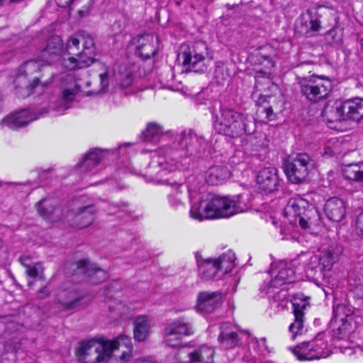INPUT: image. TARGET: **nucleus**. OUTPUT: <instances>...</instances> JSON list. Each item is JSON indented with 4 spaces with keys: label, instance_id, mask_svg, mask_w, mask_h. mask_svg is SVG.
Listing matches in <instances>:
<instances>
[{
    "label": "nucleus",
    "instance_id": "f257e3e1",
    "mask_svg": "<svg viewBox=\"0 0 363 363\" xmlns=\"http://www.w3.org/2000/svg\"><path fill=\"white\" fill-rule=\"evenodd\" d=\"M130 339L120 336L117 340H89L80 342L76 354L83 363H125L131 357Z\"/></svg>",
    "mask_w": 363,
    "mask_h": 363
},
{
    "label": "nucleus",
    "instance_id": "f03ea898",
    "mask_svg": "<svg viewBox=\"0 0 363 363\" xmlns=\"http://www.w3.org/2000/svg\"><path fill=\"white\" fill-rule=\"evenodd\" d=\"M246 208L247 203L242 200V195L212 196L194 203L190 209V216L198 220L229 217L245 211Z\"/></svg>",
    "mask_w": 363,
    "mask_h": 363
},
{
    "label": "nucleus",
    "instance_id": "7ed1b4c3",
    "mask_svg": "<svg viewBox=\"0 0 363 363\" xmlns=\"http://www.w3.org/2000/svg\"><path fill=\"white\" fill-rule=\"evenodd\" d=\"M46 65L38 56L35 60H30L24 62L18 69V72L13 80L16 94L18 97L24 98L29 96L33 90L38 85L46 86L50 84L55 77V74L50 72L48 76L43 73L40 77L34 78L32 82H29L28 78L32 77L38 72H42Z\"/></svg>",
    "mask_w": 363,
    "mask_h": 363
},
{
    "label": "nucleus",
    "instance_id": "20e7f679",
    "mask_svg": "<svg viewBox=\"0 0 363 363\" xmlns=\"http://www.w3.org/2000/svg\"><path fill=\"white\" fill-rule=\"evenodd\" d=\"M213 126L218 133L230 138L255 131V123L251 118L226 107H221L218 113L213 114Z\"/></svg>",
    "mask_w": 363,
    "mask_h": 363
},
{
    "label": "nucleus",
    "instance_id": "39448f33",
    "mask_svg": "<svg viewBox=\"0 0 363 363\" xmlns=\"http://www.w3.org/2000/svg\"><path fill=\"white\" fill-rule=\"evenodd\" d=\"M298 84L301 93L311 103L325 100L332 90L331 82L320 76L300 78Z\"/></svg>",
    "mask_w": 363,
    "mask_h": 363
},
{
    "label": "nucleus",
    "instance_id": "423d86ee",
    "mask_svg": "<svg viewBox=\"0 0 363 363\" xmlns=\"http://www.w3.org/2000/svg\"><path fill=\"white\" fill-rule=\"evenodd\" d=\"M79 38L83 50L78 52L76 57H69L62 60L61 65L65 69L72 71L85 69L96 61L93 56L95 52L94 38L89 34L79 35Z\"/></svg>",
    "mask_w": 363,
    "mask_h": 363
},
{
    "label": "nucleus",
    "instance_id": "0eeeda50",
    "mask_svg": "<svg viewBox=\"0 0 363 363\" xmlns=\"http://www.w3.org/2000/svg\"><path fill=\"white\" fill-rule=\"evenodd\" d=\"M311 159L308 155L298 153L291 155L284 162V172L293 184L304 182L309 174Z\"/></svg>",
    "mask_w": 363,
    "mask_h": 363
},
{
    "label": "nucleus",
    "instance_id": "6e6552de",
    "mask_svg": "<svg viewBox=\"0 0 363 363\" xmlns=\"http://www.w3.org/2000/svg\"><path fill=\"white\" fill-rule=\"evenodd\" d=\"M235 256L229 252L220 255L218 259H206L199 267L203 279H219L230 272L234 267Z\"/></svg>",
    "mask_w": 363,
    "mask_h": 363
},
{
    "label": "nucleus",
    "instance_id": "1a4fd4ad",
    "mask_svg": "<svg viewBox=\"0 0 363 363\" xmlns=\"http://www.w3.org/2000/svg\"><path fill=\"white\" fill-rule=\"evenodd\" d=\"M183 65L188 69L194 72L204 71L206 68V60L208 56V47L206 43L198 41L191 45L183 47L182 52Z\"/></svg>",
    "mask_w": 363,
    "mask_h": 363
},
{
    "label": "nucleus",
    "instance_id": "9d476101",
    "mask_svg": "<svg viewBox=\"0 0 363 363\" xmlns=\"http://www.w3.org/2000/svg\"><path fill=\"white\" fill-rule=\"evenodd\" d=\"M69 269L73 272L74 275L82 276L93 284H99L108 277L104 270L91 266L88 259H81L71 263Z\"/></svg>",
    "mask_w": 363,
    "mask_h": 363
},
{
    "label": "nucleus",
    "instance_id": "9b49d317",
    "mask_svg": "<svg viewBox=\"0 0 363 363\" xmlns=\"http://www.w3.org/2000/svg\"><path fill=\"white\" fill-rule=\"evenodd\" d=\"M215 354L214 350L206 345L194 350L182 348L178 352V358L182 363H212Z\"/></svg>",
    "mask_w": 363,
    "mask_h": 363
},
{
    "label": "nucleus",
    "instance_id": "f8f14e48",
    "mask_svg": "<svg viewBox=\"0 0 363 363\" xmlns=\"http://www.w3.org/2000/svg\"><path fill=\"white\" fill-rule=\"evenodd\" d=\"M193 333L192 326L182 320H176L167 325L164 330V338L169 347H176L184 336Z\"/></svg>",
    "mask_w": 363,
    "mask_h": 363
},
{
    "label": "nucleus",
    "instance_id": "ddd939ff",
    "mask_svg": "<svg viewBox=\"0 0 363 363\" xmlns=\"http://www.w3.org/2000/svg\"><path fill=\"white\" fill-rule=\"evenodd\" d=\"M82 298L83 296L79 294L78 286L70 281L63 283L57 294V302L66 309L76 307Z\"/></svg>",
    "mask_w": 363,
    "mask_h": 363
},
{
    "label": "nucleus",
    "instance_id": "4468645a",
    "mask_svg": "<svg viewBox=\"0 0 363 363\" xmlns=\"http://www.w3.org/2000/svg\"><path fill=\"white\" fill-rule=\"evenodd\" d=\"M63 50L62 38L59 35H53L48 40L47 45L40 51L39 57L46 65H50L60 59Z\"/></svg>",
    "mask_w": 363,
    "mask_h": 363
},
{
    "label": "nucleus",
    "instance_id": "2eb2a0df",
    "mask_svg": "<svg viewBox=\"0 0 363 363\" xmlns=\"http://www.w3.org/2000/svg\"><path fill=\"white\" fill-rule=\"evenodd\" d=\"M157 37L153 34H144L133 40L135 45L136 54L143 59H149L154 56L157 50Z\"/></svg>",
    "mask_w": 363,
    "mask_h": 363
},
{
    "label": "nucleus",
    "instance_id": "dca6fc26",
    "mask_svg": "<svg viewBox=\"0 0 363 363\" xmlns=\"http://www.w3.org/2000/svg\"><path fill=\"white\" fill-rule=\"evenodd\" d=\"M96 208L92 205L80 207L70 212L72 225L74 228L82 229L89 226L94 220Z\"/></svg>",
    "mask_w": 363,
    "mask_h": 363
},
{
    "label": "nucleus",
    "instance_id": "f3484780",
    "mask_svg": "<svg viewBox=\"0 0 363 363\" xmlns=\"http://www.w3.org/2000/svg\"><path fill=\"white\" fill-rule=\"evenodd\" d=\"M220 292L201 291L197 296L196 309L204 313H212L221 303Z\"/></svg>",
    "mask_w": 363,
    "mask_h": 363
},
{
    "label": "nucleus",
    "instance_id": "a211bd4d",
    "mask_svg": "<svg viewBox=\"0 0 363 363\" xmlns=\"http://www.w3.org/2000/svg\"><path fill=\"white\" fill-rule=\"evenodd\" d=\"M259 188L265 192H272L277 189L279 183L277 170L274 167L261 169L257 176Z\"/></svg>",
    "mask_w": 363,
    "mask_h": 363
},
{
    "label": "nucleus",
    "instance_id": "6ab92c4d",
    "mask_svg": "<svg viewBox=\"0 0 363 363\" xmlns=\"http://www.w3.org/2000/svg\"><path fill=\"white\" fill-rule=\"evenodd\" d=\"M363 118V99H348L342 102V121L359 122Z\"/></svg>",
    "mask_w": 363,
    "mask_h": 363
},
{
    "label": "nucleus",
    "instance_id": "aec40b11",
    "mask_svg": "<svg viewBox=\"0 0 363 363\" xmlns=\"http://www.w3.org/2000/svg\"><path fill=\"white\" fill-rule=\"evenodd\" d=\"M292 305L294 320L290 324L289 330L292 335V338L295 339L303 328L304 310L308 306V303L304 300L295 298Z\"/></svg>",
    "mask_w": 363,
    "mask_h": 363
},
{
    "label": "nucleus",
    "instance_id": "412c9836",
    "mask_svg": "<svg viewBox=\"0 0 363 363\" xmlns=\"http://www.w3.org/2000/svg\"><path fill=\"white\" fill-rule=\"evenodd\" d=\"M320 28V21L308 11L306 14L301 16L300 23L296 26V31L300 35L309 38L315 35Z\"/></svg>",
    "mask_w": 363,
    "mask_h": 363
},
{
    "label": "nucleus",
    "instance_id": "4be33fe9",
    "mask_svg": "<svg viewBox=\"0 0 363 363\" xmlns=\"http://www.w3.org/2000/svg\"><path fill=\"white\" fill-rule=\"evenodd\" d=\"M277 88L269 77H257L253 97L256 98L257 103L260 104L271 98L270 94Z\"/></svg>",
    "mask_w": 363,
    "mask_h": 363
},
{
    "label": "nucleus",
    "instance_id": "5701e85b",
    "mask_svg": "<svg viewBox=\"0 0 363 363\" xmlns=\"http://www.w3.org/2000/svg\"><path fill=\"white\" fill-rule=\"evenodd\" d=\"M114 79L119 88L124 89L130 87L136 79L133 67L126 65H117L114 68Z\"/></svg>",
    "mask_w": 363,
    "mask_h": 363
},
{
    "label": "nucleus",
    "instance_id": "b1692460",
    "mask_svg": "<svg viewBox=\"0 0 363 363\" xmlns=\"http://www.w3.org/2000/svg\"><path fill=\"white\" fill-rule=\"evenodd\" d=\"M37 118H38V116L35 113L23 110L7 116L2 121V124L10 128L15 129L25 126Z\"/></svg>",
    "mask_w": 363,
    "mask_h": 363
},
{
    "label": "nucleus",
    "instance_id": "393cba45",
    "mask_svg": "<svg viewBox=\"0 0 363 363\" xmlns=\"http://www.w3.org/2000/svg\"><path fill=\"white\" fill-rule=\"evenodd\" d=\"M274 277L270 281V286L277 288L284 284L291 283L294 280L295 272L294 269L285 263H280L278 266V271L273 270Z\"/></svg>",
    "mask_w": 363,
    "mask_h": 363
},
{
    "label": "nucleus",
    "instance_id": "a878e982",
    "mask_svg": "<svg viewBox=\"0 0 363 363\" xmlns=\"http://www.w3.org/2000/svg\"><path fill=\"white\" fill-rule=\"evenodd\" d=\"M218 342L224 349H233L240 347L242 343L238 334L233 331L228 323H224L220 326V333L218 337Z\"/></svg>",
    "mask_w": 363,
    "mask_h": 363
},
{
    "label": "nucleus",
    "instance_id": "bb28decb",
    "mask_svg": "<svg viewBox=\"0 0 363 363\" xmlns=\"http://www.w3.org/2000/svg\"><path fill=\"white\" fill-rule=\"evenodd\" d=\"M134 339L138 342L145 341L149 336L151 328V319L147 315H138L133 320Z\"/></svg>",
    "mask_w": 363,
    "mask_h": 363
},
{
    "label": "nucleus",
    "instance_id": "cd10ccee",
    "mask_svg": "<svg viewBox=\"0 0 363 363\" xmlns=\"http://www.w3.org/2000/svg\"><path fill=\"white\" fill-rule=\"evenodd\" d=\"M328 128L337 130L340 122V102L337 100L331 104L328 103L323 111Z\"/></svg>",
    "mask_w": 363,
    "mask_h": 363
},
{
    "label": "nucleus",
    "instance_id": "c85d7f7f",
    "mask_svg": "<svg viewBox=\"0 0 363 363\" xmlns=\"http://www.w3.org/2000/svg\"><path fill=\"white\" fill-rule=\"evenodd\" d=\"M83 83L81 79H75L74 86L65 88L62 92V98L60 102V107L57 108V112L64 111L69 108L68 103L72 102L76 94L81 91Z\"/></svg>",
    "mask_w": 363,
    "mask_h": 363
},
{
    "label": "nucleus",
    "instance_id": "c756f323",
    "mask_svg": "<svg viewBox=\"0 0 363 363\" xmlns=\"http://www.w3.org/2000/svg\"><path fill=\"white\" fill-rule=\"evenodd\" d=\"M180 147L182 148L193 147L196 151L206 144V140L202 136L197 135L191 130H184L181 135Z\"/></svg>",
    "mask_w": 363,
    "mask_h": 363
},
{
    "label": "nucleus",
    "instance_id": "7c9ffc66",
    "mask_svg": "<svg viewBox=\"0 0 363 363\" xmlns=\"http://www.w3.org/2000/svg\"><path fill=\"white\" fill-rule=\"evenodd\" d=\"M306 206L305 200L300 198H291L285 206L284 215L294 219L301 215H305Z\"/></svg>",
    "mask_w": 363,
    "mask_h": 363
},
{
    "label": "nucleus",
    "instance_id": "2f4dec72",
    "mask_svg": "<svg viewBox=\"0 0 363 363\" xmlns=\"http://www.w3.org/2000/svg\"><path fill=\"white\" fill-rule=\"evenodd\" d=\"M230 172L222 166H214L211 167L206 172V179L211 185H218L229 178Z\"/></svg>",
    "mask_w": 363,
    "mask_h": 363
},
{
    "label": "nucleus",
    "instance_id": "473e14b6",
    "mask_svg": "<svg viewBox=\"0 0 363 363\" xmlns=\"http://www.w3.org/2000/svg\"><path fill=\"white\" fill-rule=\"evenodd\" d=\"M342 174L347 179L362 181L363 179V164H342Z\"/></svg>",
    "mask_w": 363,
    "mask_h": 363
},
{
    "label": "nucleus",
    "instance_id": "72a5a7b5",
    "mask_svg": "<svg viewBox=\"0 0 363 363\" xmlns=\"http://www.w3.org/2000/svg\"><path fill=\"white\" fill-rule=\"evenodd\" d=\"M103 157L104 153L102 150L94 149L86 155L85 158L80 164V168L82 171H90L99 164Z\"/></svg>",
    "mask_w": 363,
    "mask_h": 363
},
{
    "label": "nucleus",
    "instance_id": "f704fd0d",
    "mask_svg": "<svg viewBox=\"0 0 363 363\" xmlns=\"http://www.w3.org/2000/svg\"><path fill=\"white\" fill-rule=\"evenodd\" d=\"M313 342H303L292 350L293 353L299 360L315 359L313 353Z\"/></svg>",
    "mask_w": 363,
    "mask_h": 363
},
{
    "label": "nucleus",
    "instance_id": "c9c22d12",
    "mask_svg": "<svg viewBox=\"0 0 363 363\" xmlns=\"http://www.w3.org/2000/svg\"><path fill=\"white\" fill-rule=\"evenodd\" d=\"M163 133L162 127L155 122L149 123L142 135L144 140L156 143Z\"/></svg>",
    "mask_w": 363,
    "mask_h": 363
},
{
    "label": "nucleus",
    "instance_id": "e433bc0d",
    "mask_svg": "<svg viewBox=\"0 0 363 363\" xmlns=\"http://www.w3.org/2000/svg\"><path fill=\"white\" fill-rule=\"evenodd\" d=\"M336 259L333 255L330 252H325L321 257L313 255L311 257V264H320L321 271H330Z\"/></svg>",
    "mask_w": 363,
    "mask_h": 363
},
{
    "label": "nucleus",
    "instance_id": "4c0bfd02",
    "mask_svg": "<svg viewBox=\"0 0 363 363\" xmlns=\"http://www.w3.org/2000/svg\"><path fill=\"white\" fill-rule=\"evenodd\" d=\"M339 199L337 198L330 199L327 201L325 205V211L327 217L333 221L340 220V208L337 205Z\"/></svg>",
    "mask_w": 363,
    "mask_h": 363
},
{
    "label": "nucleus",
    "instance_id": "58836bf2",
    "mask_svg": "<svg viewBox=\"0 0 363 363\" xmlns=\"http://www.w3.org/2000/svg\"><path fill=\"white\" fill-rule=\"evenodd\" d=\"M36 208L39 214L44 218L48 219L53 214L55 206L53 201L48 199L40 200L36 203Z\"/></svg>",
    "mask_w": 363,
    "mask_h": 363
},
{
    "label": "nucleus",
    "instance_id": "ea45409f",
    "mask_svg": "<svg viewBox=\"0 0 363 363\" xmlns=\"http://www.w3.org/2000/svg\"><path fill=\"white\" fill-rule=\"evenodd\" d=\"M313 353L315 359L328 357L331 352L327 349L326 344L323 341H313Z\"/></svg>",
    "mask_w": 363,
    "mask_h": 363
},
{
    "label": "nucleus",
    "instance_id": "a19ab883",
    "mask_svg": "<svg viewBox=\"0 0 363 363\" xmlns=\"http://www.w3.org/2000/svg\"><path fill=\"white\" fill-rule=\"evenodd\" d=\"M214 77L218 84H223L230 77L228 68L224 65H217L214 71Z\"/></svg>",
    "mask_w": 363,
    "mask_h": 363
},
{
    "label": "nucleus",
    "instance_id": "79ce46f5",
    "mask_svg": "<svg viewBox=\"0 0 363 363\" xmlns=\"http://www.w3.org/2000/svg\"><path fill=\"white\" fill-rule=\"evenodd\" d=\"M80 45V38L78 36H71L66 43V51L69 54H74L79 51Z\"/></svg>",
    "mask_w": 363,
    "mask_h": 363
},
{
    "label": "nucleus",
    "instance_id": "37998d69",
    "mask_svg": "<svg viewBox=\"0 0 363 363\" xmlns=\"http://www.w3.org/2000/svg\"><path fill=\"white\" fill-rule=\"evenodd\" d=\"M43 270L44 269L40 263H35L30 264L26 269V274L32 278H36L43 274Z\"/></svg>",
    "mask_w": 363,
    "mask_h": 363
},
{
    "label": "nucleus",
    "instance_id": "c03bdc74",
    "mask_svg": "<svg viewBox=\"0 0 363 363\" xmlns=\"http://www.w3.org/2000/svg\"><path fill=\"white\" fill-rule=\"evenodd\" d=\"M100 78V84H101V91H105L107 90L109 86V78L107 72L101 73L99 74Z\"/></svg>",
    "mask_w": 363,
    "mask_h": 363
},
{
    "label": "nucleus",
    "instance_id": "a18cd8bd",
    "mask_svg": "<svg viewBox=\"0 0 363 363\" xmlns=\"http://www.w3.org/2000/svg\"><path fill=\"white\" fill-rule=\"evenodd\" d=\"M356 231L359 236L363 239V211L359 213L356 220Z\"/></svg>",
    "mask_w": 363,
    "mask_h": 363
},
{
    "label": "nucleus",
    "instance_id": "49530a36",
    "mask_svg": "<svg viewBox=\"0 0 363 363\" xmlns=\"http://www.w3.org/2000/svg\"><path fill=\"white\" fill-rule=\"evenodd\" d=\"M304 216L305 215H301L291 220V222H294L295 224L298 223L303 229H307L309 228L308 221Z\"/></svg>",
    "mask_w": 363,
    "mask_h": 363
},
{
    "label": "nucleus",
    "instance_id": "de8ad7c7",
    "mask_svg": "<svg viewBox=\"0 0 363 363\" xmlns=\"http://www.w3.org/2000/svg\"><path fill=\"white\" fill-rule=\"evenodd\" d=\"M260 113H265V118L271 120L273 116V109L271 106H260L259 108Z\"/></svg>",
    "mask_w": 363,
    "mask_h": 363
},
{
    "label": "nucleus",
    "instance_id": "09e8293b",
    "mask_svg": "<svg viewBox=\"0 0 363 363\" xmlns=\"http://www.w3.org/2000/svg\"><path fill=\"white\" fill-rule=\"evenodd\" d=\"M113 289L114 292L119 291L121 289V287L118 286V284L117 282H113L108 288L105 289L106 294L105 296L108 297V298H112V295H109L108 291Z\"/></svg>",
    "mask_w": 363,
    "mask_h": 363
},
{
    "label": "nucleus",
    "instance_id": "8fccbe9b",
    "mask_svg": "<svg viewBox=\"0 0 363 363\" xmlns=\"http://www.w3.org/2000/svg\"><path fill=\"white\" fill-rule=\"evenodd\" d=\"M338 309H339V304H336L333 306V317L330 320V325L332 327L334 324V323L337 322L339 313H338Z\"/></svg>",
    "mask_w": 363,
    "mask_h": 363
},
{
    "label": "nucleus",
    "instance_id": "3c124183",
    "mask_svg": "<svg viewBox=\"0 0 363 363\" xmlns=\"http://www.w3.org/2000/svg\"><path fill=\"white\" fill-rule=\"evenodd\" d=\"M50 296V291L46 286L41 288L38 292V297L44 299Z\"/></svg>",
    "mask_w": 363,
    "mask_h": 363
},
{
    "label": "nucleus",
    "instance_id": "603ef678",
    "mask_svg": "<svg viewBox=\"0 0 363 363\" xmlns=\"http://www.w3.org/2000/svg\"><path fill=\"white\" fill-rule=\"evenodd\" d=\"M334 150L330 146H325L322 153L323 156L325 157H330L334 155Z\"/></svg>",
    "mask_w": 363,
    "mask_h": 363
},
{
    "label": "nucleus",
    "instance_id": "864d4df0",
    "mask_svg": "<svg viewBox=\"0 0 363 363\" xmlns=\"http://www.w3.org/2000/svg\"><path fill=\"white\" fill-rule=\"evenodd\" d=\"M55 1L58 6L66 8L70 6L73 0H55Z\"/></svg>",
    "mask_w": 363,
    "mask_h": 363
},
{
    "label": "nucleus",
    "instance_id": "5fc2aeb1",
    "mask_svg": "<svg viewBox=\"0 0 363 363\" xmlns=\"http://www.w3.org/2000/svg\"><path fill=\"white\" fill-rule=\"evenodd\" d=\"M29 261H30V257L28 256H21L19 258V262L26 269L30 265V264L29 263Z\"/></svg>",
    "mask_w": 363,
    "mask_h": 363
},
{
    "label": "nucleus",
    "instance_id": "6e6d98bb",
    "mask_svg": "<svg viewBox=\"0 0 363 363\" xmlns=\"http://www.w3.org/2000/svg\"><path fill=\"white\" fill-rule=\"evenodd\" d=\"M320 268V264H311V260L309 261L308 264L306 266V271L308 272L309 270L313 271L315 270L317 268Z\"/></svg>",
    "mask_w": 363,
    "mask_h": 363
},
{
    "label": "nucleus",
    "instance_id": "4d7b16f0",
    "mask_svg": "<svg viewBox=\"0 0 363 363\" xmlns=\"http://www.w3.org/2000/svg\"><path fill=\"white\" fill-rule=\"evenodd\" d=\"M350 319H352V318H350V319L347 318L345 320L342 318V320H341V322H342V330H347L346 324L350 322Z\"/></svg>",
    "mask_w": 363,
    "mask_h": 363
},
{
    "label": "nucleus",
    "instance_id": "13d9d810",
    "mask_svg": "<svg viewBox=\"0 0 363 363\" xmlns=\"http://www.w3.org/2000/svg\"><path fill=\"white\" fill-rule=\"evenodd\" d=\"M335 333H336V332H335V331H334V334L333 335V337H334V338H336L337 340H339V337H338V335H335Z\"/></svg>",
    "mask_w": 363,
    "mask_h": 363
},
{
    "label": "nucleus",
    "instance_id": "bf43d9fd",
    "mask_svg": "<svg viewBox=\"0 0 363 363\" xmlns=\"http://www.w3.org/2000/svg\"><path fill=\"white\" fill-rule=\"evenodd\" d=\"M3 247V241L2 240L0 239V250L2 249Z\"/></svg>",
    "mask_w": 363,
    "mask_h": 363
},
{
    "label": "nucleus",
    "instance_id": "052dcab7",
    "mask_svg": "<svg viewBox=\"0 0 363 363\" xmlns=\"http://www.w3.org/2000/svg\"><path fill=\"white\" fill-rule=\"evenodd\" d=\"M84 12H85V11H81V10H79V13L81 16H83Z\"/></svg>",
    "mask_w": 363,
    "mask_h": 363
},
{
    "label": "nucleus",
    "instance_id": "680f3d73",
    "mask_svg": "<svg viewBox=\"0 0 363 363\" xmlns=\"http://www.w3.org/2000/svg\"><path fill=\"white\" fill-rule=\"evenodd\" d=\"M3 286V281L0 279V289L2 288Z\"/></svg>",
    "mask_w": 363,
    "mask_h": 363
},
{
    "label": "nucleus",
    "instance_id": "e2e57ef3",
    "mask_svg": "<svg viewBox=\"0 0 363 363\" xmlns=\"http://www.w3.org/2000/svg\"><path fill=\"white\" fill-rule=\"evenodd\" d=\"M85 84H86V86H89V84H90V83H89L88 81H86V82H85Z\"/></svg>",
    "mask_w": 363,
    "mask_h": 363
},
{
    "label": "nucleus",
    "instance_id": "0e129e2a",
    "mask_svg": "<svg viewBox=\"0 0 363 363\" xmlns=\"http://www.w3.org/2000/svg\"><path fill=\"white\" fill-rule=\"evenodd\" d=\"M340 327H337V333H340Z\"/></svg>",
    "mask_w": 363,
    "mask_h": 363
},
{
    "label": "nucleus",
    "instance_id": "69168bd1",
    "mask_svg": "<svg viewBox=\"0 0 363 363\" xmlns=\"http://www.w3.org/2000/svg\"><path fill=\"white\" fill-rule=\"evenodd\" d=\"M361 45H362V49H363V38H362V40H361Z\"/></svg>",
    "mask_w": 363,
    "mask_h": 363
},
{
    "label": "nucleus",
    "instance_id": "338daca9",
    "mask_svg": "<svg viewBox=\"0 0 363 363\" xmlns=\"http://www.w3.org/2000/svg\"><path fill=\"white\" fill-rule=\"evenodd\" d=\"M262 341H263L264 342H266V339H265V338H262Z\"/></svg>",
    "mask_w": 363,
    "mask_h": 363
},
{
    "label": "nucleus",
    "instance_id": "774afa93",
    "mask_svg": "<svg viewBox=\"0 0 363 363\" xmlns=\"http://www.w3.org/2000/svg\"><path fill=\"white\" fill-rule=\"evenodd\" d=\"M3 185V183L0 181V186Z\"/></svg>",
    "mask_w": 363,
    "mask_h": 363
}]
</instances>
